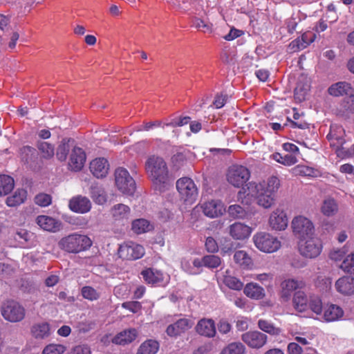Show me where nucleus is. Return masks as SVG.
<instances>
[{
	"instance_id": "nucleus-34",
	"label": "nucleus",
	"mask_w": 354,
	"mask_h": 354,
	"mask_svg": "<svg viewBox=\"0 0 354 354\" xmlns=\"http://www.w3.org/2000/svg\"><path fill=\"white\" fill-rule=\"evenodd\" d=\"M159 349L157 341L147 339L139 346L136 354H156Z\"/></svg>"
},
{
	"instance_id": "nucleus-42",
	"label": "nucleus",
	"mask_w": 354,
	"mask_h": 354,
	"mask_svg": "<svg viewBox=\"0 0 354 354\" xmlns=\"http://www.w3.org/2000/svg\"><path fill=\"white\" fill-rule=\"evenodd\" d=\"M222 281L227 287L232 290H241L243 288V283L234 276L225 275Z\"/></svg>"
},
{
	"instance_id": "nucleus-41",
	"label": "nucleus",
	"mask_w": 354,
	"mask_h": 354,
	"mask_svg": "<svg viewBox=\"0 0 354 354\" xmlns=\"http://www.w3.org/2000/svg\"><path fill=\"white\" fill-rule=\"evenodd\" d=\"M258 327L263 332L271 335H278L281 332V328L275 327L272 323L265 319L258 321Z\"/></svg>"
},
{
	"instance_id": "nucleus-27",
	"label": "nucleus",
	"mask_w": 354,
	"mask_h": 354,
	"mask_svg": "<svg viewBox=\"0 0 354 354\" xmlns=\"http://www.w3.org/2000/svg\"><path fill=\"white\" fill-rule=\"evenodd\" d=\"M328 93L331 95L338 97L344 95L353 93V88L351 84L346 82H339L333 84L328 88Z\"/></svg>"
},
{
	"instance_id": "nucleus-30",
	"label": "nucleus",
	"mask_w": 354,
	"mask_h": 354,
	"mask_svg": "<svg viewBox=\"0 0 354 354\" xmlns=\"http://www.w3.org/2000/svg\"><path fill=\"white\" fill-rule=\"evenodd\" d=\"M244 294L253 299H261L265 296L264 289L256 283H247L243 289Z\"/></svg>"
},
{
	"instance_id": "nucleus-8",
	"label": "nucleus",
	"mask_w": 354,
	"mask_h": 354,
	"mask_svg": "<svg viewBox=\"0 0 354 354\" xmlns=\"http://www.w3.org/2000/svg\"><path fill=\"white\" fill-rule=\"evenodd\" d=\"M250 178V170L240 165H233L230 167L226 174L227 181L234 187H243Z\"/></svg>"
},
{
	"instance_id": "nucleus-56",
	"label": "nucleus",
	"mask_w": 354,
	"mask_h": 354,
	"mask_svg": "<svg viewBox=\"0 0 354 354\" xmlns=\"http://www.w3.org/2000/svg\"><path fill=\"white\" fill-rule=\"evenodd\" d=\"M296 173L304 176H314L315 171L308 166L298 165L295 168Z\"/></svg>"
},
{
	"instance_id": "nucleus-18",
	"label": "nucleus",
	"mask_w": 354,
	"mask_h": 354,
	"mask_svg": "<svg viewBox=\"0 0 354 354\" xmlns=\"http://www.w3.org/2000/svg\"><path fill=\"white\" fill-rule=\"evenodd\" d=\"M109 162L107 159L97 158L90 162L89 169L97 178H103L109 174Z\"/></svg>"
},
{
	"instance_id": "nucleus-55",
	"label": "nucleus",
	"mask_w": 354,
	"mask_h": 354,
	"mask_svg": "<svg viewBox=\"0 0 354 354\" xmlns=\"http://www.w3.org/2000/svg\"><path fill=\"white\" fill-rule=\"evenodd\" d=\"M52 198L49 194L41 193L35 197V203L41 207H47L50 205Z\"/></svg>"
},
{
	"instance_id": "nucleus-31",
	"label": "nucleus",
	"mask_w": 354,
	"mask_h": 354,
	"mask_svg": "<svg viewBox=\"0 0 354 354\" xmlns=\"http://www.w3.org/2000/svg\"><path fill=\"white\" fill-rule=\"evenodd\" d=\"M309 298L303 291H297L293 296L292 304L295 309L299 312H304L308 307Z\"/></svg>"
},
{
	"instance_id": "nucleus-26",
	"label": "nucleus",
	"mask_w": 354,
	"mask_h": 354,
	"mask_svg": "<svg viewBox=\"0 0 354 354\" xmlns=\"http://www.w3.org/2000/svg\"><path fill=\"white\" fill-rule=\"evenodd\" d=\"M304 286L305 283L303 281H299L293 279L284 280L281 283V297L288 299L292 291L298 288H302Z\"/></svg>"
},
{
	"instance_id": "nucleus-25",
	"label": "nucleus",
	"mask_w": 354,
	"mask_h": 354,
	"mask_svg": "<svg viewBox=\"0 0 354 354\" xmlns=\"http://www.w3.org/2000/svg\"><path fill=\"white\" fill-rule=\"evenodd\" d=\"M196 330L201 335L212 337L216 334L214 322L210 319H202L198 322Z\"/></svg>"
},
{
	"instance_id": "nucleus-44",
	"label": "nucleus",
	"mask_w": 354,
	"mask_h": 354,
	"mask_svg": "<svg viewBox=\"0 0 354 354\" xmlns=\"http://www.w3.org/2000/svg\"><path fill=\"white\" fill-rule=\"evenodd\" d=\"M245 346L241 342H232L225 347L219 354H244Z\"/></svg>"
},
{
	"instance_id": "nucleus-7",
	"label": "nucleus",
	"mask_w": 354,
	"mask_h": 354,
	"mask_svg": "<svg viewBox=\"0 0 354 354\" xmlns=\"http://www.w3.org/2000/svg\"><path fill=\"white\" fill-rule=\"evenodd\" d=\"M176 189L180 198L189 204L194 203L198 197V188L194 180L188 177H183L176 181Z\"/></svg>"
},
{
	"instance_id": "nucleus-19",
	"label": "nucleus",
	"mask_w": 354,
	"mask_h": 354,
	"mask_svg": "<svg viewBox=\"0 0 354 354\" xmlns=\"http://www.w3.org/2000/svg\"><path fill=\"white\" fill-rule=\"evenodd\" d=\"M204 214L209 218H216L225 212L223 203L218 200H212L201 205Z\"/></svg>"
},
{
	"instance_id": "nucleus-13",
	"label": "nucleus",
	"mask_w": 354,
	"mask_h": 354,
	"mask_svg": "<svg viewBox=\"0 0 354 354\" xmlns=\"http://www.w3.org/2000/svg\"><path fill=\"white\" fill-rule=\"evenodd\" d=\"M242 341L252 348H261L267 342L268 336L258 330H250L241 335Z\"/></svg>"
},
{
	"instance_id": "nucleus-46",
	"label": "nucleus",
	"mask_w": 354,
	"mask_h": 354,
	"mask_svg": "<svg viewBox=\"0 0 354 354\" xmlns=\"http://www.w3.org/2000/svg\"><path fill=\"white\" fill-rule=\"evenodd\" d=\"M227 213L233 218H244L247 215V212L239 205H230Z\"/></svg>"
},
{
	"instance_id": "nucleus-33",
	"label": "nucleus",
	"mask_w": 354,
	"mask_h": 354,
	"mask_svg": "<svg viewBox=\"0 0 354 354\" xmlns=\"http://www.w3.org/2000/svg\"><path fill=\"white\" fill-rule=\"evenodd\" d=\"M322 213L326 216H333L338 212V205L336 201L332 198L325 199L321 207Z\"/></svg>"
},
{
	"instance_id": "nucleus-60",
	"label": "nucleus",
	"mask_w": 354,
	"mask_h": 354,
	"mask_svg": "<svg viewBox=\"0 0 354 354\" xmlns=\"http://www.w3.org/2000/svg\"><path fill=\"white\" fill-rule=\"evenodd\" d=\"M205 248L209 252H216L218 250V246L215 239L211 236L207 238Z\"/></svg>"
},
{
	"instance_id": "nucleus-51",
	"label": "nucleus",
	"mask_w": 354,
	"mask_h": 354,
	"mask_svg": "<svg viewBox=\"0 0 354 354\" xmlns=\"http://www.w3.org/2000/svg\"><path fill=\"white\" fill-rule=\"evenodd\" d=\"M308 307L316 314L320 315L322 311V302L318 296L309 297Z\"/></svg>"
},
{
	"instance_id": "nucleus-57",
	"label": "nucleus",
	"mask_w": 354,
	"mask_h": 354,
	"mask_svg": "<svg viewBox=\"0 0 354 354\" xmlns=\"http://www.w3.org/2000/svg\"><path fill=\"white\" fill-rule=\"evenodd\" d=\"M122 306L133 313H138L142 308L140 302L136 301L124 302Z\"/></svg>"
},
{
	"instance_id": "nucleus-17",
	"label": "nucleus",
	"mask_w": 354,
	"mask_h": 354,
	"mask_svg": "<svg viewBox=\"0 0 354 354\" xmlns=\"http://www.w3.org/2000/svg\"><path fill=\"white\" fill-rule=\"evenodd\" d=\"M194 323L187 318H181L174 324H169L166 329V333L171 337H176L190 329Z\"/></svg>"
},
{
	"instance_id": "nucleus-6",
	"label": "nucleus",
	"mask_w": 354,
	"mask_h": 354,
	"mask_svg": "<svg viewBox=\"0 0 354 354\" xmlns=\"http://www.w3.org/2000/svg\"><path fill=\"white\" fill-rule=\"evenodd\" d=\"M252 240L257 249L266 253L274 252L281 247V242L278 239L266 232L256 233Z\"/></svg>"
},
{
	"instance_id": "nucleus-39",
	"label": "nucleus",
	"mask_w": 354,
	"mask_h": 354,
	"mask_svg": "<svg viewBox=\"0 0 354 354\" xmlns=\"http://www.w3.org/2000/svg\"><path fill=\"white\" fill-rule=\"evenodd\" d=\"M273 160L285 166H291L297 163V158L292 153L282 155L280 153H274L272 155Z\"/></svg>"
},
{
	"instance_id": "nucleus-11",
	"label": "nucleus",
	"mask_w": 354,
	"mask_h": 354,
	"mask_svg": "<svg viewBox=\"0 0 354 354\" xmlns=\"http://www.w3.org/2000/svg\"><path fill=\"white\" fill-rule=\"evenodd\" d=\"M304 242H301L299 250L300 254L309 259H314L318 257L322 250V241L314 236L306 239Z\"/></svg>"
},
{
	"instance_id": "nucleus-59",
	"label": "nucleus",
	"mask_w": 354,
	"mask_h": 354,
	"mask_svg": "<svg viewBox=\"0 0 354 354\" xmlns=\"http://www.w3.org/2000/svg\"><path fill=\"white\" fill-rule=\"evenodd\" d=\"M92 198L99 205H103L106 201V197L103 190L93 191L92 192Z\"/></svg>"
},
{
	"instance_id": "nucleus-29",
	"label": "nucleus",
	"mask_w": 354,
	"mask_h": 354,
	"mask_svg": "<svg viewBox=\"0 0 354 354\" xmlns=\"http://www.w3.org/2000/svg\"><path fill=\"white\" fill-rule=\"evenodd\" d=\"M344 315L342 308L335 304H329L324 308V319L326 322H335L341 319Z\"/></svg>"
},
{
	"instance_id": "nucleus-23",
	"label": "nucleus",
	"mask_w": 354,
	"mask_h": 354,
	"mask_svg": "<svg viewBox=\"0 0 354 354\" xmlns=\"http://www.w3.org/2000/svg\"><path fill=\"white\" fill-rule=\"evenodd\" d=\"M335 288L337 292L344 295H354V278L344 276L335 282Z\"/></svg>"
},
{
	"instance_id": "nucleus-21",
	"label": "nucleus",
	"mask_w": 354,
	"mask_h": 354,
	"mask_svg": "<svg viewBox=\"0 0 354 354\" xmlns=\"http://www.w3.org/2000/svg\"><path fill=\"white\" fill-rule=\"evenodd\" d=\"M252 228L241 222H235L228 227L229 234L235 240L248 239L252 233Z\"/></svg>"
},
{
	"instance_id": "nucleus-38",
	"label": "nucleus",
	"mask_w": 354,
	"mask_h": 354,
	"mask_svg": "<svg viewBox=\"0 0 354 354\" xmlns=\"http://www.w3.org/2000/svg\"><path fill=\"white\" fill-rule=\"evenodd\" d=\"M14 179L7 175H0V196L9 194L14 188Z\"/></svg>"
},
{
	"instance_id": "nucleus-50",
	"label": "nucleus",
	"mask_w": 354,
	"mask_h": 354,
	"mask_svg": "<svg viewBox=\"0 0 354 354\" xmlns=\"http://www.w3.org/2000/svg\"><path fill=\"white\" fill-rule=\"evenodd\" d=\"M82 297L88 300L94 301L100 298V293L91 286H84L81 290Z\"/></svg>"
},
{
	"instance_id": "nucleus-58",
	"label": "nucleus",
	"mask_w": 354,
	"mask_h": 354,
	"mask_svg": "<svg viewBox=\"0 0 354 354\" xmlns=\"http://www.w3.org/2000/svg\"><path fill=\"white\" fill-rule=\"evenodd\" d=\"M69 354H91V348L86 344L74 346L69 352Z\"/></svg>"
},
{
	"instance_id": "nucleus-48",
	"label": "nucleus",
	"mask_w": 354,
	"mask_h": 354,
	"mask_svg": "<svg viewBox=\"0 0 354 354\" xmlns=\"http://www.w3.org/2000/svg\"><path fill=\"white\" fill-rule=\"evenodd\" d=\"M66 349V346L62 344H50L44 348L41 354H63Z\"/></svg>"
},
{
	"instance_id": "nucleus-4",
	"label": "nucleus",
	"mask_w": 354,
	"mask_h": 354,
	"mask_svg": "<svg viewBox=\"0 0 354 354\" xmlns=\"http://www.w3.org/2000/svg\"><path fill=\"white\" fill-rule=\"evenodd\" d=\"M344 133V130L341 126L331 125L330 132L327 135L330 145L335 148L337 156L342 158L354 155V144L351 149L344 147L345 144Z\"/></svg>"
},
{
	"instance_id": "nucleus-2",
	"label": "nucleus",
	"mask_w": 354,
	"mask_h": 354,
	"mask_svg": "<svg viewBox=\"0 0 354 354\" xmlns=\"http://www.w3.org/2000/svg\"><path fill=\"white\" fill-rule=\"evenodd\" d=\"M145 170L156 189L161 190L169 180V169L165 160L151 155L145 162Z\"/></svg>"
},
{
	"instance_id": "nucleus-10",
	"label": "nucleus",
	"mask_w": 354,
	"mask_h": 354,
	"mask_svg": "<svg viewBox=\"0 0 354 354\" xmlns=\"http://www.w3.org/2000/svg\"><path fill=\"white\" fill-rule=\"evenodd\" d=\"M1 315L10 322H19L24 319L26 310L19 303L13 300L8 301L1 307Z\"/></svg>"
},
{
	"instance_id": "nucleus-52",
	"label": "nucleus",
	"mask_w": 354,
	"mask_h": 354,
	"mask_svg": "<svg viewBox=\"0 0 354 354\" xmlns=\"http://www.w3.org/2000/svg\"><path fill=\"white\" fill-rule=\"evenodd\" d=\"M20 157L24 162L32 160L35 155V149L29 146H24L20 149Z\"/></svg>"
},
{
	"instance_id": "nucleus-9",
	"label": "nucleus",
	"mask_w": 354,
	"mask_h": 354,
	"mask_svg": "<svg viewBox=\"0 0 354 354\" xmlns=\"http://www.w3.org/2000/svg\"><path fill=\"white\" fill-rule=\"evenodd\" d=\"M291 227L294 234L299 239H306L315 234L313 222L304 216H295L292 221Z\"/></svg>"
},
{
	"instance_id": "nucleus-16",
	"label": "nucleus",
	"mask_w": 354,
	"mask_h": 354,
	"mask_svg": "<svg viewBox=\"0 0 354 354\" xmlns=\"http://www.w3.org/2000/svg\"><path fill=\"white\" fill-rule=\"evenodd\" d=\"M86 156L84 151L79 147H74L70 154L68 165L71 171H80L86 162Z\"/></svg>"
},
{
	"instance_id": "nucleus-3",
	"label": "nucleus",
	"mask_w": 354,
	"mask_h": 354,
	"mask_svg": "<svg viewBox=\"0 0 354 354\" xmlns=\"http://www.w3.org/2000/svg\"><path fill=\"white\" fill-rule=\"evenodd\" d=\"M92 241L86 235L73 233L62 238L58 242L59 248L68 253L77 254L87 250Z\"/></svg>"
},
{
	"instance_id": "nucleus-28",
	"label": "nucleus",
	"mask_w": 354,
	"mask_h": 354,
	"mask_svg": "<svg viewBox=\"0 0 354 354\" xmlns=\"http://www.w3.org/2000/svg\"><path fill=\"white\" fill-rule=\"evenodd\" d=\"M32 335L37 339H44L50 335V326L47 322H39L33 324L30 328Z\"/></svg>"
},
{
	"instance_id": "nucleus-40",
	"label": "nucleus",
	"mask_w": 354,
	"mask_h": 354,
	"mask_svg": "<svg viewBox=\"0 0 354 354\" xmlns=\"http://www.w3.org/2000/svg\"><path fill=\"white\" fill-rule=\"evenodd\" d=\"M192 26L198 30L204 33H210L212 30V24L207 19L194 17L192 19Z\"/></svg>"
},
{
	"instance_id": "nucleus-53",
	"label": "nucleus",
	"mask_w": 354,
	"mask_h": 354,
	"mask_svg": "<svg viewBox=\"0 0 354 354\" xmlns=\"http://www.w3.org/2000/svg\"><path fill=\"white\" fill-rule=\"evenodd\" d=\"M32 236V234L29 232L28 230L20 229L17 230L15 233L14 239L21 243H24L29 241Z\"/></svg>"
},
{
	"instance_id": "nucleus-64",
	"label": "nucleus",
	"mask_w": 354,
	"mask_h": 354,
	"mask_svg": "<svg viewBox=\"0 0 354 354\" xmlns=\"http://www.w3.org/2000/svg\"><path fill=\"white\" fill-rule=\"evenodd\" d=\"M349 95L350 96L344 100L343 106L346 110L354 113V95Z\"/></svg>"
},
{
	"instance_id": "nucleus-14",
	"label": "nucleus",
	"mask_w": 354,
	"mask_h": 354,
	"mask_svg": "<svg viewBox=\"0 0 354 354\" xmlns=\"http://www.w3.org/2000/svg\"><path fill=\"white\" fill-rule=\"evenodd\" d=\"M141 274L147 283L154 286H165L169 280L168 274L153 268L142 271Z\"/></svg>"
},
{
	"instance_id": "nucleus-49",
	"label": "nucleus",
	"mask_w": 354,
	"mask_h": 354,
	"mask_svg": "<svg viewBox=\"0 0 354 354\" xmlns=\"http://www.w3.org/2000/svg\"><path fill=\"white\" fill-rule=\"evenodd\" d=\"M340 268L346 272L354 274V252L348 254L343 260Z\"/></svg>"
},
{
	"instance_id": "nucleus-62",
	"label": "nucleus",
	"mask_w": 354,
	"mask_h": 354,
	"mask_svg": "<svg viewBox=\"0 0 354 354\" xmlns=\"http://www.w3.org/2000/svg\"><path fill=\"white\" fill-rule=\"evenodd\" d=\"M345 255V251L343 249H333L330 251L329 257L335 261H341Z\"/></svg>"
},
{
	"instance_id": "nucleus-47",
	"label": "nucleus",
	"mask_w": 354,
	"mask_h": 354,
	"mask_svg": "<svg viewBox=\"0 0 354 354\" xmlns=\"http://www.w3.org/2000/svg\"><path fill=\"white\" fill-rule=\"evenodd\" d=\"M221 259L216 255L209 254L203 257L204 266L208 268H216L221 264Z\"/></svg>"
},
{
	"instance_id": "nucleus-63",
	"label": "nucleus",
	"mask_w": 354,
	"mask_h": 354,
	"mask_svg": "<svg viewBox=\"0 0 354 354\" xmlns=\"http://www.w3.org/2000/svg\"><path fill=\"white\" fill-rule=\"evenodd\" d=\"M218 330L222 334H227L231 330V325L227 321L221 319L218 324Z\"/></svg>"
},
{
	"instance_id": "nucleus-61",
	"label": "nucleus",
	"mask_w": 354,
	"mask_h": 354,
	"mask_svg": "<svg viewBox=\"0 0 354 354\" xmlns=\"http://www.w3.org/2000/svg\"><path fill=\"white\" fill-rule=\"evenodd\" d=\"M306 48V47L305 44H304V42H302V40H301L300 38H297V39L293 40L289 44V48L293 52L299 51V50H303Z\"/></svg>"
},
{
	"instance_id": "nucleus-24",
	"label": "nucleus",
	"mask_w": 354,
	"mask_h": 354,
	"mask_svg": "<svg viewBox=\"0 0 354 354\" xmlns=\"http://www.w3.org/2000/svg\"><path fill=\"white\" fill-rule=\"evenodd\" d=\"M138 333L136 328L125 329L119 333L112 339V342L119 345H127L133 342L138 337Z\"/></svg>"
},
{
	"instance_id": "nucleus-32",
	"label": "nucleus",
	"mask_w": 354,
	"mask_h": 354,
	"mask_svg": "<svg viewBox=\"0 0 354 354\" xmlns=\"http://www.w3.org/2000/svg\"><path fill=\"white\" fill-rule=\"evenodd\" d=\"M153 229V225L145 218H137L131 223V230L136 234L146 233Z\"/></svg>"
},
{
	"instance_id": "nucleus-45",
	"label": "nucleus",
	"mask_w": 354,
	"mask_h": 354,
	"mask_svg": "<svg viewBox=\"0 0 354 354\" xmlns=\"http://www.w3.org/2000/svg\"><path fill=\"white\" fill-rule=\"evenodd\" d=\"M37 148L41 155V157L46 159H50L55 154L54 146L47 142H40L37 145Z\"/></svg>"
},
{
	"instance_id": "nucleus-15",
	"label": "nucleus",
	"mask_w": 354,
	"mask_h": 354,
	"mask_svg": "<svg viewBox=\"0 0 354 354\" xmlns=\"http://www.w3.org/2000/svg\"><path fill=\"white\" fill-rule=\"evenodd\" d=\"M288 219L286 212L277 208L270 215L268 219L269 226L274 230L282 231L288 227Z\"/></svg>"
},
{
	"instance_id": "nucleus-22",
	"label": "nucleus",
	"mask_w": 354,
	"mask_h": 354,
	"mask_svg": "<svg viewBox=\"0 0 354 354\" xmlns=\"http://www.w3.org/2000/svg\"><path fill=\"white\" fill-rule=\"evenodd\" d=\"M36 223L41 229L50 232H58L62 225L59 221L46 215L38 216L36 218Z\"/></svg>"
},
{
	"instance_id": "nucleus-1",
	"label": "nucleus",
	"mask_w": 354,
	"mask_h": 354,
	"mask_svg": "<svg viewBox=\"0 0 354 354\" xmlns=\"http://www.w3.org/2000/svg\"><path fill=\"white\" fill-rule=\"evenodd\" d=\"M280 187V181L276 176L270 177L259 183H250L248 189L255 195L257 204L265 208H270L274 203L275 194Z\"/></svg>"
},
{
	"instance_id": "nucleus-35",
	"label": "nucleus",
	"mask_w": 354,
	"mask_h": 354,
	"mask_svg": "<svg viewBox=\"0 0 354 354\" xmlns=\"http://www.w3.org/2000/svg\"><path fill=\"white\" fill-rule=\"evenodd\" d=\"M234 260L236 264L243 268H248L252 265V259L244 250L236 251L234 254Z\"/></svg>"
},
{
	"instance_id": "nucleus-43",
	"label": "nucleus",
	"mask_w": 354,
	"mask_h": 354,
	"mask_svg": "<svg viewBox=\"0 0 354 354\" xmlns=\"http://www.w3.org/2000/svg\"><path fill=\"white\" fill-rule=\"evenodd\" d=\"M71 149L70 140L64 138L57 147V157L60 161H65Z\"/></svg>"
},
{
	"instance_id": "nucleus-37",
	"label": "nucleus",
	"mask_w": 354,
	"mask_h": 354,
	"mask_svg": "<svg viewBox=\"0 0 354 354\" xmlns=\"http://www.w3.org/2000/svg\"><path fill=\"white\" fill-rule=\"evenodd\" d=\"M129 214L130 208L126 205L120 203L112 207V217L115 220L128 218Z\"/></svg>"
},
{
	"instance_id": "nucleus-36",
	"label": "nucleus",
	"mask_w": 354,
	"mask_h": 354,
	"mask_svg": "<svg viewBox=\"0 0 354 354\" xmlns=\"http://www.w3.org/2000/svg\"><path fill=\"white\" fill-rule=\"evenodd\" d=\"M27 192L25 189H17L12 196L6 198V204L10 207L17 206L24 202Z\"/></svg>"
},
{
	"instance_id": "nucleus-54",
	"label": "nucleus",
	"mask_w": 354,
	"mask_h": 354,
	"mask_svg": "<svg viewBox=\"0 0 354 354\" xmlns=\"http://www.w3.org/2000/svg\"><path fill=\"white\" fill-rule=\"evenodd\" d=\"M288 354H303L306 352V354H310L308 350H311L310 348H303L299 344L296 342H290L288 344L287 347Z\"/></svg>"
},
{
	"instance_id": "nucleus-12",
	"label": "nucleus",
	"mask_w": 354,
	"mask_h": 354,
	"mask_svg": "<svg viewBox=\"0 0 354 354\" xmlns=\"http://www.w3.org/2000/svg\"><path fill=\"white\" fill-rule=\"evenodd\" d=\"M145 253V248L142 245L132 241L121 244L118 250L119 257L126 260L140 259Z\"/></svg>"
},
{
	"instance_id": "nucleus-20",
	"label": "nucleus",
	"mask_w": 354,
	"mask_h": 354,
	"mask_svg": "<svg viewBox=\"0 0 354 354\" xmlns=\"http://www.w3.org/2000/svg\"><path fill=\"white\" fill-rule=\"evenodd\" d=\"M69 208L74 212L85 214L91 209V202L86 196L78 195L69 201Z\"/></svg>"
},
{
	"instance_id": "nucleus-5",
	"label": "nucleus",
	"mask_w": 354,
	"mask_h": 354,
	"mask_svg": "<svg viewBox=\"0 0 354 354\" xmlns=\"http://www.w3.org/2000/svg\"><path fill=\"white\" fill-rule=\"evenodd\" d=\"M115 185L117 189L123 194L132 196L136 190L134 179L129 171L122 167L115 171Z\"/></svg>"
}]
</instances>
